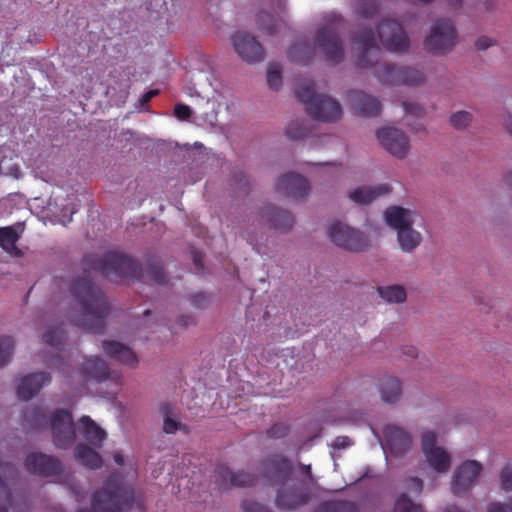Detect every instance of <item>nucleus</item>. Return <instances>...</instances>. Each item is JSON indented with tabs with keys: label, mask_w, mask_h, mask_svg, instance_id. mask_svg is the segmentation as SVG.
<instances>
[{
	"label": "nucleus",
	"mask_w": 512,
	"mask_h": 512,
	"mask_svg": "<svg viewBox=\"0 0 512 512\" xmlns=\"http://www.w3.org/2000/svg\"><path fill=\"white\" fill-rule=\"evenodd\" d=\"M261 469L268 484L278 487L275 505L279 510H296L310 502L316 484L310 464H300V476H297L288 458L273 454L261 461Z\"/></svg>",
	"instance_id": "obj_1"
},
{
	"label": "nucleus",
	"mask_w": 512,
	"mask_h": 512,
	"mask_svg": "<svg viewBox=\"0 0 512 512\" xmlns=\"http://www.w3.org/2000/svg\"><path fill=\"white\" fill-rule=\"evenodd\" d=\"M358 53L357 66L374 68L375 77L386 85H419L424 82V74L411 67L394 66L379 62L381 49L376 45L374 32L371 28H359L352 38Z\"/></svg>",
	"instance_id": "obj_2"
},
{
	"label": "nucleus",
	"mask_w": 512,
	"mask_h": 512,
	"mask_svg": "<svg viewBox=\"0 0 512 512\" xmlns=\"http://www.w3.org/2000/svg\"><path fill=\"white\" fill-rule=\"evenodd\" d=\"M70 292L80 307V313L73 318V323L88 332L102 333L109 313V304L101 289L87 275L76 279L70 287Z\"/></svg>",
	"instance_id": "obj_3"
},
{
	"label": "nucleus",
	"mask_w": 512,
	"mask_h": 512,
	"mask_svg": "<svg viewBox=\"0 0 512 512\" xmlns=\"http://www.w3.org/2000/svg\"><path fill=\"white\" fill-rule=\"evenodd\" d=\"M134 502L132 486L124 481L119 472H113L102 487L93 493L90 509H79L77 512H124L129 510Z\"/></svg>",
	"instance_id": "obj_4"
},
{
	"label": "nucleus",
	"mask_w": 512,
	"mask_h": 512,
	"mask_svg": "<svg viewBox=\"0 0 512 512\" xmlns=\"http://www.w3.org/2000/svg\"><path fill=\"white\" fill-rule=\"evenodd\" d=\"M84 272H98L110 281L117 278H140V264L130 256L117 252H107L104 255L88 254L83 258Z\"/></svg>",
	"instance_id": "obj_5"
},
{
	"label": "nucleus",
	"mask_w": 512,
	"mask_h": 512,
	"mask_svg": "<svg viewBox=\"0 0 512 512\" xmlns=\"http://www.w3.org/2000/svg\"><path fill=\"white\" fill-rule=\"evenodd\" d=\"M295 95L305 105L307 113L316 120L335 122L341 116L339 102L329 96L315 94L313 81L301 83L296 88Z\"/></svg>",
	"instance_id": "obj_6"
},
{
	"label": "nucleus",
	"mask_w": 512,
	"mask_h": 512,
	"mask_svg": "<svg viewBox=\"0 0 512 512\" xmlns=\"http://www.w3.org/2000/svg\"><path fill=\"white\" fill-rule=\"evenodd\" d=\"M344 29L341 17L330 16L326 24L318 29L315 44L329 62L339 63L344 58L343 42L340 34Z\"/></svg>",
	"instance_id": "obj_7"
},
{
	"label": "nucleus",
	"mask_w": 512,
	"mask_h": 512,
	"mask_svg": "<svg viewBox=\"0 0 512 512\" xmlns=\"http://www.w3.org/2000/svg\"><path fill=\"white\" fill-rule=\"evenodd\" d=\"M456 43V30L449 19H438L424 41L425 48L433 54H446Z\"/></svg>",
	"instance_id": "obj_8"
},
{
	"label": "nucleus",
	"mask_w": 512,
	"mask_h": 512,
	"mask_svg": "<svg viewBox=\"0 0 512 512\" xmlns=\"http://www.w3.org/2000/svg\"><path fill=\"white\" fill-rule=\"evenodd\" d=\"M53 442L57 448L68 449L76 440V429L72 414L64 409H57L49 418Z\"/></svg>",
	"instance_id": "obj_9"
},
{
	"label": "nucleus",
	"mask_w": 512,
	"mask_h": 512,
	"mask_svg": "<svg viewBox=\"0 0 512 512\" xmlns=\"http://www.w3.org/2000/svg\"><path fill=\"white\" fill-rule=\"evenodd\" d=\"M328 235L334 244L348 251H364L369 246L366 235L339 221L329 226Z\"/></svg>",
	"instance_id": "obj_10"
},
{
	"label": "nucleus",
	"mask_w": 512,
	"mask_h": 512,
	"mask_svg": "<svg viewBox=\"0 0 512 512\" xmlns=\"http://www.w3.org/2000/svg\"><path fill=\"white\" fill-rule=\"evenodd\" d=\"M378 36L391 52L403 53L409 48V39L401 24L392 19H384L378 26Z\"/></svg>",
	"instance_id": "obj_11"
},
{
	"label": "nucleus",
	"mask_w": 512,
	"mask_h": 512,
	"mask_svg": "<svg viewBox=\"0 0 512 512\" xmlns=\"http://www.w3.org/2000/svg\"><path fill=\"white\" fill-rule=\"evenodd\" d=\"M436 434L432 431H425L422 434V451L429 465L437 472L444 473L450 469V455L441 447L436 445Z\"/></svg>",
	"instance_id": "obj_12"
},
{
	"label": "nucleus",
	"mask_w": 512,
	"mask_h": 512,
	"mask_svg": "<svg viewBox=\"0 0 512 512\" xmlns=\"http://www.w3.org/2000/svg\"><path fill=\"white\" fill-rule=\"evenodd\" d=\"M376 137L383 148L393 156L403 159L407 156L410 144L404 132L399 129L386 127L377 130Z\"/></svg>",
	"instance_id": "obj_13"
},
{
	"label": "nucleus",
	"mask_w": 512,
	"mask_h": 512,
	"mask_svg": "<svg viewBox=\"0 0 512 512\" xmlns=\"http://www.w3.org/2000/svg\"><path fill=\"white\" fill-rule=\"evenodd\" d=\"M80 373L85 381L94 380L101 383L113 380L117 386L121 384V375L110 371L107 364L98 356L86 358L81 365Z\"/></svg>",
	"instance_id": "obj_14"
},
{
	"label": "nucleus",
	"mask_w": 512,
	"mask_h": 512,
	"mask_svg": "<svg viewBox=\"0 0 512 512\" xmlns=\"http://www.w3.org/2000/svg\"><path fill=\"white\" fill-rule=\"evenodd\" d=\"M25 467L31 474L43 477L56 476L62 472L61 461L41 452L30 453L25 458Z\"/></svg>",
	"instance_id": "obj_15"
},
{
	"label": "nucleus",
	"mask_w": 512,
	"mask_h": 512,
	"mask_svg": "<svg viewBox=\"0 0 512 512\" xmlns=\"http://www.w3.org/2000/svg\"><path fill=\"white\" fill-rule=\"evenodd\" d=\"M232 43L237 54L246 62L255 64L264 59V49L255 37L244 32L232 36Z\"/></svg>",
	"instance_id": "obj_16"
},
{
	"label": "nucleus",
	"mask_w": 512,
	"mask_h": 512,
	"mask_svg": "<svg viewBox=\"0 0 512 512\" xmlns=\"http://www.w3.org/2000/svg\"><path fill=\"white\" fill-rule=\"evenodd\" d=\"M482 471V465L474 460L462 463L455 471L451 490L454 495L459 496L469 490Z\"/></svg>",
	"instance_id": "obj_17"
},
{
	"label": "nucleus",
	"mask_w": 512,
	"mask_h": 512,
	"mask_svg": "<svg viewBox=\"0 0 512 512\" xmlns=\"http://www.w3.org/2000/svg\"><path fill=\"white\" fill-rule=\"evenodd\" d=\"M276 189L280 194L298 200L308 195L310 186L303 176L290 172L278 180Z\"/></svg>",
	"instance_id": "obj_18"
},
{
	"label": "nucleus",
	"mask_w": 512,
	"mask_h": 512,
	"mask_svg": "<svg viewBox=\"0 0 512 512\" xmlns=\"http://www.w3.org/2000/svg\"><path fill=\"white\" fill-rule=\"evenodd\" d=\"M348 100L355 114L362 117H376L381 112V103L371 95L360 90H351Z\"/></svg>",
	"instance_id": "obj_19"
},
{
	"label": "nucleus",
	"mask_w": 512,
	"mask_h": 512,
	"mask_svg": "<svg viewBox=\"0 0 512 512\" xmlns=\"http://www.w3.org/2000/svg\"><path fill=\"white\" fill-rule=\"evenodd\" d=\"M215 477L220 481V487H251L256 483V476L246 471L232 472L226 466H219L215 470Z\"/></svg>",
	"instance_id": "obj_20"
},
{
	"label": "nucleus",
	"mask_w": 512,
	"mask_h": 512,
	"mask_svg": "<svg viewBox=\"0 0 512 512\" xmlns=\"http://www.w3.org/2000/svg\"><path fill=\"white\" fill-rule=\"evenodd\" d=\"M51 382V376L46 372H37L21 378L17 386V396L23 401L31 399L44 385Z\"/></svg>",
	"instance_id": "obj_21"
},
{
	"label": "nucleus",
	"mask_w": 512,
	"mask_h": 512,
	"mask_svg": "<svg viewBox=\"0 0 512 512\" xmlns=\"http://www.w3.org/2000/svg\"><path fill=\"white\" fill-rule=\"evenodd\" d=\"M102 347L105 354L115 361L130 368L137 367L138 357L130 347L117 341H103Z\"/></svg>",
	"instance_id": "obj_22"
},
{
	"label": "nucleus",
	"mask_w": 512,
	"mask_h": 512,
	"mask_svg": "<svg viewBox=\"0 0 512 512\" xmlns=\"http://www.w3.org/2000/svg\"><path fill=\"white\" fill-rule=\"evenodd\" d=\"M261 219L269 223L270 228L280 232H288L294 225V218L290 212L274 206H266L261 211Z\"/></svg>",
	"instance_id": "obj_23"
},
{
	"label": "nucleus",
	"mask_w": 512,
	"mask_h": 512,
	"mask_svg": "<svg viewBox=\"0 0 512 512\" xmlns=\"http://www.w3.org/2000/svg\"><path fill=\"white\" fill-rule=\"evenodd\" d=\"M386 446L393 455L407 452L411 445L410 435L403 429L389 425L384 430Z\"/></svg>",
	"instance_id": "obj_24"
},
{
	"label": "nucleus",
	"mask_w": 512,
	"mask_h": 512,
	"mask_svg": "<svg viewBox=\"0 0 512 512\" xmlns=\"http://www.w3.org/2000/svg\"><path fill=\"white\" fill-rule=\"evenodd\" d=\"M0 471L4 474V478L0 476V512H8L13 505L9 484L17 477L18 471L12 464L1 462Z\"/></svg>",
	"instance_id": "obj_25"
},
{
	"label": "nucleus",
	"mask_w": 512,
	"mask_h": 512,
	"mask_svg": "<svg viewBox=\"0 0 512 512\" xmlns=\"http://www.w3.org/2000/svg\"><path fill=\"white\" fill-rule=\"evenodd\" d=\"M416 213L399 206L389 207L385 211V221L388 226L395 229L397 234L401 229L412 226L415 222Z\"/></svg>",
	"instance_id": "obj_26"
},
{
	"label": "nucleus",
	"mask_w": 512,
	"mask_h": 512,
	"mask_svg": "<svg viewBox=\"0 0 512 512\" xmlns=\"http://www.w3.org/2000/svg\"><path fill=\"white\" fill-rule=\"evenodd\" d=\"M78 431L85 440L99 448L106 438V432L89 416H82L78 421Z\"/></svg>",
	"instance_id": "obj_27"
},
{
	"label": "nucleus",
	"mask_w": 512,
	"mask_h": 512,
	"mask_svg": "<svg viewBox=\"0 0 512 512\" xmlns=\"http://www.w3.org/2000/svg\"><path fill=\"white\" fill-rule=\"evenodd\" d=\"M392 188L389 184H378L374 187L361 186L354 189L349 198L357 204H369L380 196L389 194Z\"/></svg>",
	"instance_id": "obj_28"
},
{
	"label": "nucleus",
	"mask_w": 512,
	"mask_h": 512,
	"mask_svg": "<svg viewBox=\"0 0 512 512\" xmlns=\"http://www.w3.org/2000/svg\"><path fill=\"white\" fill-rule=\"evenodd\" d=\"M20 237L14 226L0 227V247L11 256H23V252L16 245Z\"/></svg>",
	"instance_id": "obj_29"
},
{
	"label": "nucleus",
	"mask_w": 512,
	"mask_h": 512,
	"mask_svg": "<svg viewBox=\"0 0 512 512\" xmlns=\"http://www.w3.org/2000/svg\"><path fill=\"white\" fill-rule=\"evenodd\" d=\"M160 414L163 417V431L166 434H174L177 431H183L189 433V427L174 419V406L170 402H164L160 406Z\"/></svg>",
	"instance_id": "obj_30"
},
{
	"label": "nucleus",
	"mask_w": 512,
	"mask_h": 512,
	"mask_svg": "<svg viewBox=\"0 0 512 512\" xmlns=\"http://www.w3.org/2000/svg\"><path fill=\"white\" fill-rule=\"evenodd\" d=\"M379 391L384 402L395 403L401 397V383L395 377H384L380 381Z\"/></svg>",
	"instance_id": "obj_31"
},
{
	"label": "nucleus",
	"mask_w": 512,
	"mask_h": 512,
	"mask_svg": "<svg viewBox=\"0 0 512 512\" xmlns=\"http://www.w3.org/2000/svg\"><path fill=\"white\" fill-rule=\"evenodd\" d=\"M75 457L81 465L90 469H98L102 466L101 456L86 444L76 446Z\"/></svg>",
	"instance_id": "obj_32"
},
{
	"label": "nucleus",
	"mask_w": 512,
	"mask_h": 512,
	"mask_svg": "<svg viewBox=\"0 0 512 512\" xmlns=\"http://www.w3.org/2000/svg\"><path fill=\"white\" fill-rule=\"evenodd\" d=\"M23 421L32 429H41L48 424L46 410L40 406L27 407L22 415Z\"/></svg>",
	"instance_id": "obj_33"
},
{
	"label": "nucleus",
	"mask_w": 512,
	"mask_h": 512,
	"mask_svg": "<svg viewBox=\"0 0 512 512\" xmlns=\"http://www.w3.org/2000/svg\"><path fill=\"white\" fill-rule=\"evenodd\" d=\"M397 239L403 251L411 252L419 246L422 237L418 231L409 226L399 231Z\"/></svg>",
	"instance_id": "obj_34"
},
{
	"label": "nucleus",
	"mask_w": 512,
	"mask_h": 512,
	"mask_svg": "<svg viewBox=\"0 0 512 512\" xmlns=\"http://www.w3.org/2000/svg\"><path fill=\"white\" fill-rule=\"evenodd\" d=\"M315 512H360L357 504L350 501H326L318 505Z\"/></svg>",
	"instance_id": "obj_35"
},
{
	"label": "nucleus",
	"mask_w": 512,
	"mask_h": 512,
	"mask_svg": "<svg viewBox=\"0 0 512 512\" xmlns=\"http://www.w3.org/2000/svg\"><path fill=\"white\" fill-rule=\"evenodd\" d=\"M378 293L384 300L390 303H402L407 297L405 289L399 285L379 287Z\"/></svg>",
	"instance_id": "obj_36"
},
{
	"label": "nucleus",
	"mask_w": 512,
	"mask_h": 512,
	"mask_svg": "<svg viewBox=\"0 0 512 512\" xmlns=\"http://www.w3.org/2000/svg\"><path fill=\"white\" fill-rule=\"evenodd\" d=\"M64 339H65V332L63 330L62 325L50 327L43 335V341L47 345H49L57 350L61 349Z\"/></svg>",
	"instance_id": "obj_37"
},
{
	"label": "nucleus",
	"mask_w": 512,
	"mask_h": 512,
	"mask_svg": "<svg viewBox=\"0 0 512 512\" xmlns=\"http://www.w3.org/2000/svg\"><path fill=\"white\" fill-rule=\"evenodd\" d=\"M147 276L149 280L158 285L167 283L166 275L160 262L156 259L148 260Z\"/></svg>",
	"instance_id": "obj_38"
},
{
	"label": "nucleus",
	"mask_w": 512,
	"mask_h": 512,
	"mask_svg": "<svg viewBox=\"0 0 512 512\" xmlns=\"http://www.w3.org/2000/svg\"><path fill=\"white\" fill-rule=\"evenodd\" d=\"M257 23L259 29L268 35H274L279 30V21L267 12L262 11L257 15Z\"/></svg>",
	"instance_id": "obj_39"
},
{
	"label": "nucleus",
	"mask_w": 512,
	"mask_h": 512,
	"mask_svg": "<svg viewBox=\"0 0 512 512\" xmlns=\"http://www.w3.org/2000/svg\"><path fill=\"white\" fill-rule=\"evenodd\" d=\"M393 512H424L422 505L415 504L406 494H401L395 501Z\"/></svg>",
	"instance_id": "obj_40"
},
{
	"label": "nucleus",
	"mask_w": 512,
	"mask_h": 512,
	"mask_svg": "<svg viewBox=\"0 0 512 512\" xmlns=\"http://www.w3.org/2000/svg\"><path fill=\"white\" fill-rule=\"evenodd\" d=\"M15 342L12 337H0V368L8 364L13 354Z\"/></svg>",
	"instance_id": "obj_41"
},
{
	"label": "nucleus",
	"mask_w": 512,
	"mask_h": 512,
	"mask_svg": "<svg viewBox=\"0 0 512 512\" xmlns=\"http://www.w3.org/2000/svg\"><path fill=\"white\" fill-rule=\"evenodd\" d=\"M267 84L273 90H279L282 85L281 67L277 63H271L267 70Z\"/></svg>",
	"instance_id": "obj_42"
},
{
	"label": "nucleus",
	"mask_w": 512,
	"mask_h": 512,
	"mask_svg": "<svg viewBox=\"0 0 512 512\" xmlns=\"http://www.w3.org/2000/svg\"><path fill=\"white\" fill-rule=\"evenodd\" d=\"M286 136L291 140L304 139L308 136V130L303 122L293 121L286 127Z\"/></svg>",
	"instance_id": "obj_43"
},
{
	"label": "nucleus",
	"mask_w": 512,
	"mask_h": 512,
	"mask_svg": "<svg viewBox=\"0 0 512 512\" xmlns=\"http://www.w3.org/2000/svg\"><path fill=\"white\" fill-rule=\"evenodd\" d=\"M470 122L471 114L467 111H458L450 117V123L456 129H464Z\"/></svg>",
	"instance_id": "obj_44"
},
{
	"label": "nucleus",
	"mask_w": 512,
	"mask_h": 512,
	"mask_svg": "<svg viewBox=\"0 0 512 512\" xmlns=\"http://www.w3.org/2000/svg\"><path fill=\"white\" fill-rule=\"evenodd\" d=\"M46 364L49 368L59 371L65 377L70 375V366L58 355L49 358Z\"/></svg>",
	"instance_id": "obj_45"
},
{
	"label": "nucleus",
	"mask_w": 512,
	"mask_h": 512,
	"mask_svg": "<svg viewBox=\"0 0 512 512\" xmlns=\"http://www.w3.org/2000/svg\"><path fill=\"white\" fill-rule=\"evenodd\" d=\"M289 433V426L285 423H276L266 431V435L271 439H281Z\"/></svg>",
	"instance_id": "obj_46"
},
{
	"label": "nucleus",
	"mask_w": 512,
	"mask_h": 512,
	"mask_svg": "<svg viewBox=\"0 0 512 512\" xmlns=\"http://www.w3.org/2000/svg\"><path fill=\"white\" fill-rule=\"evenodd\" d=\"M500 478L503 490L512 491V465L503 468Z\"/></svg>",
	"instance_id": "obj_47"
},
{
	"label": "nucleus",
	"mask_w": 512,
	"mask_h": 512,
	"mask_svg": "<svg viewBox=\"0 0 512 512\" xmlns=\"http://www.w3.org/2000/svg\"><path fill=\"white\" fill-rule=\"evenodd\" d=\"M406 489L413 494H420L423 490V481L418 477H410L406 480Z\"/></svg>",
	"instance_id": "obj_48"
},
{
	"label": "nucleus",
	"mask_w": 512,
	"mask_h": 512,
	"mask_svg": "<svg viewBox=\"0 0 512 512\" xmlns=\"http://www.w3.org/2000/svg\"><path fill=\"white\" fill-rule=\"evenodd\" d=\"M358 11L365 18H370L377 12V6L372 1H364L359 4Z\"/></svg>",
	"instance_id": "obj_49"
},
{
	"label": "nucleus",
	"mask_w": 512,
	"mask_h": 512,
	"mask_svg": "<svg viewBox=\"0 0 512 512\" xmlns=\"http://www.w3.org/2000/svg\"><path fill=\"white\" fill-rule=\"evenodd\" d=\"M192 114V111L188 105L179 103L174 107V115L181 121L188 120Z\"/></svg>",
	"instance_id": "obj_50"
},
{
	"label": "nucleus",
	"mask_w": 512,
	"mask_h": 512,
	"mask_svg": "<svg viewBox=\"0 0 512 512\" xmlns=\"http://www.w3.org/2000/svg\"><path fill=\"white\" fill-rule=\"evenodd\" d=\"M242 509L244 512H272L269 508L249 500L243 501Z\"/></svg>",
	"instance_id": "obj_51"
},
{
	"label": "nucleus",
	"mask_w": 512,
	"mask_h": 512,
	"mask_svg": "<svg viewBox=\"0 0 512 512\" xmlns=\"http://www.w3.org/2000/svg\"><path fill=\"white\" fill-rule=\"evenodd\" d=\"M404 110L406 113L410 115H414L416 117H422L424 114V109L417 103L414 102H404L403 103Z\"/></svg>",
	"instance_id": "obj_52"
},
{
	"label": "nucleus",
	"mask_w": 512,
	"mask_h": 512,
	"mask_svg": "<svg viewBox=\"0 0 512 512\" xmlns=\"http://www.w3.org/2000/svg\"><path fill=\"white\" fill-rule=\"evenodd\" d=\"M209 302L208 297L205 294L198 293L190 297V303L193 307L202 309L207 306Z\"/></svg>",
	"instance_id": "obj_53"
},
{
	"label": "nucleus",
	"mask_w": 512,
	"mask_h": 512,
	"mask_svg": "<svg viewBox=\"0 0 512 512\" xmlns=\"http://www.w3.org/2000/svg\"><path fill=\"white\" fill-rule=\"evenodd\" d=\"M237 189L243 192H247V188L249 186V180L247 176L243 172H239L234 176V184Z\"/></svg>",
	"instance_id": "obj_54"
},
{
	"label": "nucleus",
	"mask_w": 512,
	"mask_h": 512,
	"mask_svg": "<svg viewBox=\"0 0 512 512\" xmlns=\"http://www.w3.org/2000/svg\"><path fill=\"white\" fill-rule=\"evenodd\" d=\"M488 512H512V498L507 504L491 503Z\"/></svg>",
	"instance_id": "obj_55"
},
{
	"label": "nucleus",
	"mask_w": 512,
	"mask_h": 512,
	"mask_svg": "<svg viewBox=\"0 0 512 512\" xmlns=\"http://www.w3.org/2000/svg\"><path fill=\"white\" fill-rule=\"evenodd\" d=\"M495 44V41L487 36H481L476 40V47L479 50H485Z\"/></svg>",
	"instance_id": "obj_56"
},
{
	"label": "nucleus",
	"mask_w": 512,
	"mask_h": 512,
	"mask_svg": "<svg viewBox=\"0 0 512 512\" xmlns=\"http://www.w3.org/2000/svg\"><path fill=\"white\" fill-rule=\"evenodd\" d=\"M351 445V440L347 436H338L334 442L333 447L337 449H343Z\"/></svg>",
	"instance_id": "obj_57"
},
{
	"label": "nucleus",
	"mask_w": 512,
	"mask_h": 512,
	"mask_svg": "<svg viewBox=\"0 0 512 512\" xmlns=\"http://www.w3.org/2000/svg\"><path fill=\"white\" fill-rule=\"evenodd\" d=\"M191 254H192V259H193V263H194L195 267L198 270H202L203 267H204L203 266V256H202V254L199 251H196V250H192Z\"/></svg>",
	"instance_id": "obj_58"
},
{
	"label": "nucleus",
	"mask_w": 512,
	"mask_h": 512,
	"mask_svg": "<svg viewBox=\"0 0 512 512\" xmlns=\"http://www.w3.org/2000/svg\"><path fill=\"white\" fill-rule=\"evenodd\" d=\"M303 47V44H296L294 45L290 51H289V57L293 60V61H296L297 63H300V64H305L303 61L299 60L296 58L295 56V53L299 50H301V48Z\"/></svg>",
	"instance_id": "obj_59"
},
{
	"label": "nucleus",
	"mask_w": 512,
	"mask_h": 512,
	"mask_svg": "<svg viewBox=\"0 0 512 512\" xmlns=\"http://www.w3.org/2000/svg\"><path fill=\"white\" fill-rule=\"evenodd\" d=\"M179 324L183 327H188L195 324V319L192 316H181Z\"/></svg>",
	"instance_id": "obj_60"
},
{
	"label": "nucleus",
	"mask_w": 512,
	"mask_h": 512,
	"mask_svg": "<svg viewBox=\"0 0 512 512\" xmlns=\"http://www.w3.org/2000/svg\"><path fill=\"white\" fill-rule=\"evenodd\" d=\"M157 94V91L156 90H150L148 92H146L142 98H141V102L142 104H145V103H148L149 101H151V99Z\"/></svg>",
	"instance_id": "obj_61"
},
{
	"label": "nucleus",
	"mask_w": 512,
	"mask_h": 512,
	"mask_svg": "<svg viewBox=\"0 0 512 512\" xmlns=\"http://www.w3.org/2000/svg\"><path fill=\"white\" fill-rule=\"evenodd\" d=\"M403 354L414 358L417 356V349L414 346L405 347L403 348Z\"/></svg>",
	"instance_id": "obj_62"
},
{
	"label": "nucleus",
	"mask_w": 512,
	"mask_h": 512,
	"mask_svg": "<svg viewBox=\"0 0 512 512\" xmlns=\"http://www.w3.org/2000/svg\"><path fill=\"white\" fill-rule=\"evenodd\" d=\"M113 459L117 465L122 466L124 464V456L120 452H115Z\"/></svg>",
	"instance_id": "obj_63"
},
{
	"label": "nucleus",
	"mask_w": 512,
	"mask_h": 512,
	"mask_svg": "<svg viewBox=\"0 0 512 512\" xmlns=\"http://www.w3.org/2000/svg\"><path fill=\"white\" fill-rule=\"evenodd\" d=\"M505 128L507 132L512 136V116H509L505 121Z\"/></svg>",
	"instance_id": "obj_64"
}]
</instances>
